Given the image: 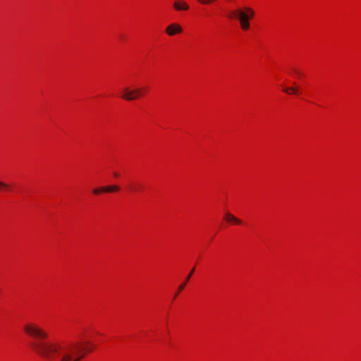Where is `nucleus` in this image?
Here are the masks:
<instances>
[{"label": "nucleus", "mask_w": 361, "mask_h": 361, "mask_svg": "<svg viewBox=\"0 0 361 361\" xmlns=\"http://www.w3.org/2000/svg\"><path fill=\"white\" fill-rule=\"evenodd\" d=\"M23 330L35 340L31 343L33 350L47 361H80L93 350L89 342L47 341L48 334L35 323L26 324Z\"/></svg>", "instance_id": "obj_1"}, {"label": "nucleus", "mask_w": 361, "mask_h": 361, "mask_svg": "<svg viewBox=\"0 0 361 361\" xmlns=\"http://www.w3.org/2000/svg\"><path fill=\"white\" fill-rule=\"evenodd\" d=\"M254 15L255 12L251 8L245 7L244 10L238 8L231 11L228 17L238 19L242 30H247L250 28V19L252 18Z\"/></svg>", "instance_id": "obj_2"}, {"label": "nucleus", "mask_w": 361, "mask_h": 361, "mask_svg": "<svg viewBox=\"0 0 361 361\" xmlns=\"http://www.w3.org/2000/svg\"><path fill=\"white\" fill-rule=\"evenodd\" d=\"M145 89V87H142L135 90H130L128 87H126L123 90V94L121 97L126 101L137 99L138 98L143 96L144 90Z\"/></svg>", "instance_id": "obj_3"}, {"label": "nucleus", "mask_w": 361, "mask_h": 361, "mask_svg": "<svg viewBox=\"0 0 361 361\" xmlns=\"http://www.w3.org/2000/svg\"><path fill=\"white\" fill-rule=\"evenodd\" d=\"M165 31L168 35L173 36L182 32L183 29L180 25L177 23H172L166 27Z\"/></svg>", "instance_id": "obj_4"}, {"label": "nucleus", "mask_w": 361, "mask_h": 361, "mask_svg": "<svg viewBox=\"0 0 361 361\" xmlns=\"http://www.w3.org/2000/svg\"><path fill=\"white\" fill-rule=\"evenodd\" d=\"M173 8L177 11H187L189 9V6L183 1L177 0L173 2Z\"/></svg>", "instance_id": "obj_5"}, {"label": "nucleus", "mask_w": 361, "mask_h": 361, "mask_svg": "<svg viewBox=\"0 0 361 361\" xmlns=\"http://www.w3.org/2000/svg\"><path fill=\"white\" fill-rule=\"evenodd\" d=\"M225 219L228 222H232L235 224H240L241 220L233 216L229 212L225 214Z\"/></svg>", "instance_id": "obj_6"}, {"label": "nucleus", "mask_w": 361, "mask_h": 361, "mask_svg": "<svg viewBox=\"0 0 361 361\" xmlns=\"http://www.w3.org/2000/svg\"><path fill=\"white\" fill-rule=\"evenodd\" d=\"M12 188L11 185L7 183L0 180V192H11Z\"/></svg>", "instance_id": "obj_7"}, {"label": "nucleus", "mask_w": 361, "mask_h": 361, "mask_svg": "<svg viewBox=\"0 0 361 361\" xmlns=\"http://www.w3.org/2000/svg\"><path fill=\"white\" fill-rule=\"evenodd\" d=\"M120 188L117 185H110V186H105L102 187V190L103 192H116L119 190Z\"/></svg>", "instance_id": "obj_8"}, {"label": "nucleus", "mask_w": 361, "mask_h": 361, "mask_svg": "<svg viewBox=\"0 0 361 361\" xmlns=\"http://www.w3.org/2000/svg\"><path fill=\"white\" fill-rule=\"evenodd\" d=\"M283 91L287 94H298L299 93V90L296 87H286L283 89Z\"/></svg>", "instance_id": "obj_9"}, {"label": "nucleus", "mask_w": 361, "mask_h": 361, "mask_svg": "<svg viewBox=\"0 0 361 361\" xmlns=\"http://www.w3.org/2000/svg\"><path fill=\"white\" fill-rule=\"evenodd\" d=\"M190 277H191V274H188V275L186 276V278H185V281H184L183 283H182V284H180V286H179V288H178V291H181V290L184 288V287H185V284H186L187 281H188V280H190Z\"/></svg>", "instance_id": "obj_10"}, {"label": "nucleus", "mask_w": 361, "mask_h": 361, "mask_svg": "<svg viewBox=\"0 0 361 361\" xmlns=\"http://www.w3.org/2000/svg\"><path fill=\"white\" fill-rule=\"evenodd\" d=\"M103 192L102 190V188H94L93 190V193L94 195H99L100 192Z\"/></svg>", "instance_id": "obj_11"}, {"label": "nucleus", "mask_w": 361, "mask_h": 361, "mask_svg": "<svg viewBox=\"0 0 361 361\" xmlns=\"http://www.w3.org/2000/svg\"><path fill=\"white\" fill-rule=\"evenodd\" d=\"M114 176L115 177H118V176H119V174H118V173H116V172H115V173H114Z\"/></svg>", "instance_id": "obj_12"}, {"label": "nucleus", "mask_w": 361, "mask_h": 361, "mask_svg": "<svg viewBox=\"0 0 361 361\" xmlns=\"http://www.w3.org/2000/svg\"><path fill=\"white\" fill-rule=\"evenodd\" d=\"M294 72L299 75H300V73L296 70H294Z\"/></svg>", "instance_id": "obj_13"}, {"label": "nucleus", "mask_w": 361, "mask_h": 361, "mask_svg": "<svg viewBox=\"0 0 361 361\" xmlns=\"http://www.w3.org/2000/svg\"><path fill=\"white\" fill-rule=\"evenodd\" d=\"M179 292H180V291H178V292L175 294V296H174V298H173V300L176 298V296L178 295V293H179Z\"/></svg>", "instance_id": "obj_14"}, {"label": "nucleus", "mask_w": 361, "mask_h": 361, "mask_svg": "<svg viewBox=\"0 0 361 361\" xmlns=\"http://www.w3.org/2000/svg\"><path fill=\"white\" fill-rule=\"evenodd\" d=\"M132 189L134 190H137V189H138V187H136V188H133Z\"/></svg>", "instance_id": "obj_15"}, {"label": "nucleus", "mask_w": 361, "mask_h": 361, "mask_svg": "<svg viewBox=\"0 0 361 361\" xmlns=\"http://www.w3.org/2000/svg\"><path fill=\"white\" fill-rule=\"evenodd\" d=\"M132 189L134 190H137V189H138V187H136V188H133Z\"/></svg>", "instance_id": "obj_16"}, {"label": "nucleus", "mask_w": 361, "mask_h": 361, "mask_svg": "<svg viewBox=\"0 0 361 361\" xmlns=\"http://www.w3.org/2000/svg\"><path fill=\"white\" fill-rule=\"evenodd\" d=\"M195 269V267H193L190 271H194Z\"/></svg>", "instance_id": "obj_17"}]
</instances>
